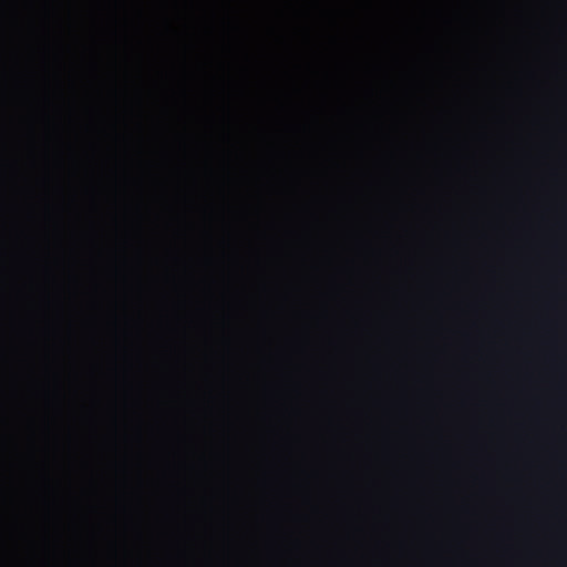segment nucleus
<instances>
[{
	"instance_id": "1",
	"label": "nucleus",
	"mask_w": 567,
	"mask_h": 567,
	"mask_svg": "<svg viewBox=\"0 0 567 567\" xmlns=\"http://www.w3.org/2000/svg\"><path fill=\"white\" fill-rule=\"evenodd\" d=\"M372 144L373 135L367 118L353 111L346 135L337 145L338 153L348 158L361 159L369 154Z\"/></svg>"
}]
</instances>
